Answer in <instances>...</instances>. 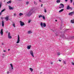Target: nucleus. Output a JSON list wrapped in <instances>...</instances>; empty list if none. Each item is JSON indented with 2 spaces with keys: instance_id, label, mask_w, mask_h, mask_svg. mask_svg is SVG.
Returning a JSON list of instances; mask_svg holds the SVG:
<instances>
[{
  "instance_id": "nucleus-1",
  "label": "nucleus",
  "mask_w": 74,
  "mask_h": 74,
  "mask_svg": "<svg viewBox=\"0 0 74 74\" xmlns=\"http://www.w3.org/2000/svg\"><path fill=\"white\" fill-rule=\"evenodd\" d=\"M33 13V10H30L29 12H27L26 13V15L27 16H31V15H32V13Z\"/></svg>"
},
{
  "instance_id": "nucleus-2",
  "label": "nucleus",
  "mask_w": 74,
  "mask_h": 74,
  "mask_svg": "<svg viewBox=\"0 0 74 74\" xmlns=\"http://www.w3.org/2000/svg\"><path fill=\"white\" fill-rule=\"evenodd\" d=\"M40 25L41 27L42 28L45 27H46V24L45 23H41Z\"/></svg>"
},
{
  "instance_id": "nucleus-3",
  "label": "nucleus",
  "mask_w": 74,
  "mask_h": 74,
  "mask_svg": "<svg viewBox=\"0 0 74 74\" xmlns=\"http://www.w3.org/2000/svg\"><path fill=\"white\" fill-rule=\"evenodd\" d=\"M29 52L30 53V55L33 57V58H34V53H33V51L32 50H31L29 51Z\"/></svg>"
},
{
  "instance_id": "nucleus-4",
  "label": "nucleus",
  "mask_w": 74,
  "mask_h": 74,
  "mask_svg": "<svg viewBox=\"0 0 74 74\" xmlns=\"http://www.w3.org/2000/svg\"><path fill=\"white\" fill-rule=\"evenodd\" d=\"M20 25L21 26H24V25H25V23H24V22L21 21H20Z\"/></svg>"
},
{
  "instance_id": "nucleus-5",
  "label": "nucleus",
  "mask_w": 74,
  "mask_h": 74,
  "mask_svg": "<svg viewBox=\"0 0 74 74\" xmlns=\"http://www.w3.org/2000/svg\"><path fill=\"white\" fill-rule=\"evenodd\" d=\"M63 7H64V5H63V4L61 3L60 5L59 8H63Z\"/></svg>"
},
{
  "instance_id": "nucleus-6",
  "label": "nucleus",
  "mask_w": 74,
  "mask_h": 74,
  "mask_svg": "<svg viewBox=\"0 0 74 74\" xmlns=\"http://www.w3.org/2000/svg\"><path fill=\"white\" fill-rule=\"evenodd\" d=\"M8 38L9 39H11L12 38V37L10 36V33L9 32L8 35Z\"/></svg>"
},
{
  "instance_id": "nucleus-7",
  "label": "nucleus",
  "mask_w": 74,
  "mask_h": 74,
  "mask_svg": "<svg viewBox=\"0 0 74 74\" xmlns=\"http://www.w3.org/2000/svg\"><path fill=\"white\" fill-rule=\"evenodd\" d=\"M3 29H1V31L0 32V33L1 36H2L3 35Z\"/></svg>"
},
{
  "instance_id": "nucleus-8",
  "label": "nucleus",
  "mask_w": 74,
  "mask_h": 74,
  "mask_svg": "<svg viewBox=\"0 0 74 74\" xmlns=\"http://www.w3.org/2000/svg\"><path fill=\"white\" fill-rule=\"evenodd\" d=\"M19 41H20V38L19 37V35H18V38L17 39V41L16 42L17 44L19 43Z\"/></svg>"
},
{
  "instance_id": "nucleus-9",
  "label": "nucleus",
  "mask_w": 74,
  "mask_h": 74,
  "mask_svg": "<svg viewBox=\"0 0 74 74\" xmlns=\"http://www.w3.org/2000/svg\"><path fill=\"white\" fill-rule=\"evenodd\" d=\"M9 19V18H8V16H7L5 18V20H6V21H8Z\"/></svg>"
},
{
  "instance_id": "nucleus-10",
  "label": "nucleus",
  "mask_w": 74,
  "mask_h": 74,
  "mask_svg": "<svg viewBox=\"0 0 74 74\" xmlns=\"http://www.w3.org/2000/svg\"><path fill=\"white\" fill-rule=\"evenodd\" d=\"M66 9L67 10H70V9H71V7H70V6H69V5H68L67 6Z\"/></svg>"
},
{
  "instance_id": "nucleus-11",
  "label": "nucleus",
  "mask_w": 74,
  "mask_h": 74,
  "mask_svg": "<svg viewBox=\"0 0 74 74\" xmlns=\"http://www.w3.org/2000/svg\"><path fill=\"white\" fill-rule=\"evenodd\" d=\"M31 47H32V46L31 45H29L27 46V48L28 49H30Z\"/></svg>"
},
{
  "instance_id": "nucleus-12",
  "label": "nucleus",
  "mask_w": 74,
  "mask_h": 74,
  "mask_svg": "<svg viewBox=\"0 0 74 74\" xmlns=\"http://www.w3.org/2000/svg\"><path fill=\"white\" fill-rule=\"evenodd\" d=\"M10 66L11 68V70H13V65H12V64H10Z\"/></svg>"
},
{
  "instance_id": "nucleus-13",
  "label": "nucleus",
  "mask_w": 74,
  "mask_h": 74,
  "mask_svg": "<svg viewBox=\"0 0 74 74\" xmlns=\"http://www.w3.org/2000/svg\"><path fill=\"white\" fill-rule=\"evenodd\" d=\"M33 33V32L30 30L29 31L27 32L28 34H31V33Z\"/></svg>"
},
{
  "instance_id": "nucleus-14",
  "label": "nucleus",
  "mask_w": 74,
  "mask_h": 74,
  "mask_svg": "<svg viewBox=\"0 0 74 74\" xmlns=\"http://www.w3.org/2000/svg\"><path fill=\"white\" fill-rule=\"evenodd\" d=\"M4 22L3 21L2 22V26L3 27H4Z\"/></svg>"
},
{
  "instance_id": "nucleus-15",
  "label": "nucleus",
  "mask_w": 74,
  "mask_h": 74,
  "mask_svg": "<svg viewBox=\"0 0 74 74\" xmlns=\"http://www.w3.org/2000/svg\"><path fill=\"white\" fill-rule=\"evenodd\" d=\"M74 12L69 13V15H71L73 14H74Z\"/></svg>"
},
{
  "instance_id": "nucleus-16",
  "label": "nucleus",
  "mask_w": 74,
  "mask_h": 74,
  "mask_svg": "<svg viewBox=\"0 0 74 74\" xmlns=\"http://www.w3.org/2000/svg\"><path fill=\"white\" fill-rule=\"evenodd\" d=\"M8 7L9 8L10 10H13V8L11 7L10 6H9Z\"/></svg>"
},
{
  "instance_id": "nucleus-17",
  "label": "nucleus",
  "mask_w": 74,
  "mask_h": 74,
  "mask_svg": "<svg viewBox=\"0 0 74 74\" xmlns=\"http://www.w3.org/2000/svg\"><path fill=\"white\" fill-rule=\"evenodd\" d=\"M64 11V9H61L59 11V13L62 12V11Z\"/></svg>"
},
{
  "instance_id": "nucleus-18",
  "label": "nucleus",
  "mask_w": 74,
  "mask_h": 74,
  "mask_svg": "<svg viewBox=\"0 0 74 74\" xmlns=\"http://www.w3.org/2000/svg\"><path fill=\"white\" fill-rule=\"evenodd\" d=\"M71 23H74V20H72L71 21Z\"/></svg>"
},
{
  "instance_id": "nucleus-19",
  "label": "nucleus",
  "mask_w": 74,
  "mask_h": 74,
  "mask_svg": "<svg viewBox=\"0 0 74 74\" xmlns=\"http://www.w3.org/2000/svg\"><path fill=\"white\" fill-rule=\"evenodd\" d=\"M29 70H30L31 72H32L33 71V69L32 68H29Z\"/></svg>"
},
{
  "instance_id": "nucleus-20",
  "label": "nucleus",
  "mask_w": 74,
  "mask_h": 74,
  "mask_svg": "<svg viewBox=\"0 0 74 74\" xmlns=\"http://www.w3.org/2000/svg\"><path fill=\"white\" fill-rule=\"evenodd\" d=\"M60 2V0H57V1L56 2L57 3H59Z\"/></svg>"
},
{
  "instance_id": "nucleus-21",
  "label": "nucleus",
  "mask_w": 74,
  "mask_h": 74,
  "mask_svg": "<svg viewBox=\"0 0 74 74\" xmlns=\"http://www.w3.org/2000/svg\"><path fill=\"white\" fill-rule=\"evenodd\" d=\"M23 15V14L22 13H20L19 14V16H22V15Z\"/></svg>"
},
{
  "instance_id": "nucleus-22",
  "label": "nucleus",
  "mask_w": 74,
  "mask_h": 74,
  "mask_svg": "<svg viewBox=\"0 0 74 74\" xmlns=\"http://www.w3.org/2000/svg\"><path fill=\"white\" fill-rule=\"evenodd\" d=\"M13 26L14 27H15V23H13Z\"/></svg>"
},
{
  "instance_id": "nucleus-23",
  "label": "nucleus",
  "mask_w": 74,
  "mask_h": 74,
  "mask_svg": "<svg viewBox=\"0 0 74 74\" xmlns=\"http://www.w3.org/2000/svg\"><path fill=\"white\" fill-rule=\"evenodd\" d=\"M4 11H5V9H4L3 10L1 11V12H0V13H2V12H4Z\"/></svg>"
},
{
  "instance_id": "nucleus-24",
  "label": "nucleus",
  "mask_w": 74,
  "mask_h": 74,
  "mask_svg": "<svg viewBox=\"0 0 74 74\" xmlns=\"http://www.w3.org/2000/svg\"><path fill=\"white\" fill-rule=\"evenodd\" d=\"M7 4H10V3H11V1H9L7 2Z\"/></svg>"
},
{
  "instance_id": "nucleus-25",
  "label": "nucleus",
  "mask_w": 74,
  "mask_h": 74,
  "mask_svg": "<svg viewBox=\"0 0 74 74\" xmlns=\"http://www.w3.org/2000/svg\"><path fill=\"white\" fill-rule=\"evenodd\" d=\"M42 16H42V15H40L39 16V18H42Z\"/></svg>"
},
{
  "instance_id": "nucleus-26",
  "label": "nucleus",
  "mask_w": 74,
  "mask_h": 74,
  "mask_svg": "<svg viewBox=\"0 0 74 74\" xmlns=\"http://www.w3.org/2000/svg\"><path fill=\"white\" fill-rule=\"evenodd\" d=\"M34 4H35V5H37V3L35 1H34Z\"/></svg>"
},
{
  "instance_id": "nucleus-27",
  "label": "nucleus",
  "mask_w": 74,
  "mask_h": 74,
  "mask_svg": "<svg viewBox=\"0 0 74 74\" xmlns=\"http://www.w3.org/2000/svg\"><path fill=\"white\" fill-rule=\"evenodd\" d=\"M16 13H14L13 14V16H14V17L16 16Z\"/></svg>"
},
{
  "instance_id": "nucleus-28",
  "label": "nucleus",
  "mask_w": 74,
  "mask_h": 74,
  "mask_svg": "<svg viewBox=\"0 0 74 74\" xmlns=\"http://www.w3.org/2000/svg\"><path fill=\"white\" fill-rule=\"evenodd\" d=\"M30 22H31V20H29L28 21V23H30Z\"/></svg>"
},
{
  "instance_id": "nucleus-29",
  "label": "nucleus",
  "mask_w": 74,
  "mask_h": 74,
  "mask_svg": "<svg viewBox=\"0 0 74 74\" xmlns=\"http://www.w3.org/2000/svg\"><path fill=\"white\" fill-rule=\"evenodd\" d=\"M2 4L1 3H0V8H1V7Z\"/></svg>"
},
{
  "instance_id": "nucleus-30",
  "label": "nucleus",
  "mask_w": 74,
  "mask_h": 74,
  "mask_svg": "<svg viewBox=\"0 0 74 74\" xmlns=\"http://www.w3.org/2000/svg\"><path fill=\"white\" fill-rule=\"evenodd\" d=\"M44 12H47V10L45 9H44Z\"/></svg>"
},
{
  "instance_id": "nucleus-31",
  "label": "nucleus",
  "mask_w": 74,
  "mask_h": 74,
  "mask_svg": "<svg viewBox=\"0 0 74 74\" xmlns=\"http://www.w3.org/2000/svg\"><path fill=\"white\" fill-rule=\"evenodd\" d=\"M58 55H60V53H57Z\"/></svg>"
},
{
  "instance_id": "nucleus-32",
  "label": "nucleus",
  "mask_w": 74,
  "mask_h": 74,
  "mask_svg": "<svg viewBox=\"0 0 74 74\" xmlns=\"http://www.w3.org/2000/svg\"><path fill=\"white\" fill-rule=\"evenodd\" d=\"M42 17L43 19H45V17H44V16H43Z\"/></svg>"
},
{
  "instance_id": "nucleus-33",
  "label": "nucleus",
  "mask_w": 74,
  "mask_h": 74,
  "mask_svg": "<svg viewBox=\"0 0 74 74\" xmlns=\"http://www.w3.org/2000/svg\"><path fill=\"white\" fill-rule=\"evenodd\" d=\"M29 2H26V4H29Z\"/></svg>"
},
{
  "instance_id": "nucleus-34",
  "label": "nucleus",
  "mask_w": 74,
  "mask_h": 74,
  "mask_svg": "<svg viewBox=\"0 0 74 74\" xmlns=\"http://www.w3.org/2000/svg\"><path fill=\"white\" fill-rule=\"evenodd\" d=\"M63 64H66V62L65 61H64L63 62Z\"/></svg>"
},
{
  "instance_id": "nucleus-35",
  "label": "nucleus",
  "mask_w": 74,
  "mask_h": 74,
  "mask_svg": "<svg viewBox=\"0 0 74 74\" xmlns=\"http://www.w3.org/2000/svg\"><path fill=\"white\" fill-rule=\"evenodd\" d=\"M72 65H73V66H74V63L72 62Z\"/></svg>"
},
{
  "instance_id": "nucleus-36",
  "label": "nucleus",
  "mask_w": 74,
  "mask_h": 74,
  "mask_svg": "<svg viewBox=\"0 0 74 74\" xmlns=\"http://www.w3.org/2000/svg\"><path fill=\"white\" fill-rule=\"evenodd\" d=\"M10 73V72L9 71H8L7 72V74H9Z\"/></svg>"
},
{
  "instance_id": "nucleus-37",
  "label": "nucleus",
  "mask_w": 74,
  "mask_h": 74,
  "mask_svg": "<svg viewBox=\"0 0 74 74\" xmlns=\"http://www.w3.org/2000/svg\"><path fill=\"white\" fill-rule=\"evenodd\" d=\"M73 2V0H71V3Z\"/></svg>"
},
{
  "instance_id": "nucleus-38",
  "label": "nucleus",
  "mask_w": 74,
  "mask_h": 74,
  "mask_svg": "<svg viewBox=\"0 0 74 74\" xmlns=\"http://www.w3.org/2000/svg\"><path fill=\"white\" fill-rule=\"evenodd\" d=\"M3 51L4 52H6V51H5V50H4V51Z\"/></svg>"
},
{
  "instance_id": "nucleus-39",
  "label": "nucleus",
  "mask_w": 74,
  "mask_h": 74,
  "mask_svg": "<svg viewBox=\"0 0 74 74\" xmlns=\"http://www.w3.org/2000/svg\"><path fill=\"white\" fill-rule=\"evenodd\" d=\"M59 62H61V60H59Z\"/></svg>"
},
{
  "instance_id": "nucleus-40",
  "label": "nucleus",
  "mask_w": 74,
  "mask_h": 74,
  "mask_svg": "<svg viewBox=\"0 0 74 74\" xmlns=\"http://www.w3.org/2000/svg\"><path fill=\"white\" fill-rule=\"evenodd\" d=\"M2 45H4V43H2Z\"/></svg>"
},
{
  "instance_id": "nucleus-41",
  "label": "nucleus",
  "mask_w": 74,
  "mask_h": 74,
  "mask_svg": "<svg viewBox=\"0 0 74 74\" xmlns=\"http://www.w3.org/2000/svg\"><path fill=\"white\" fill-rule=\"evenodd\" d=\"M1 15V13H0V15Z\"/></svg>"
},
{
  "instance_id": "nucleus-42",
  "label": "nucleus",
  "mask_w": 74,
  "mask_h": 74,
  "mask_svg": "<svg viewBox=\"0 0 74 74\" xmlns=\"http://www.w3.org/2000/svg\"><path fill=\"white\" fill-rule=\"evenodd\" d=\"M41 7H42V4H41Z\"/></svg>"
},
{
  "instance_id": "nucleus-43",
  "label": "nucleus",
  "mask_w": 74,
  "mask_h": 74,
  "mask_svg": "<svg viewBox=\"0 0 74 74\" xmlns=\"http://www.w3.org/2000/svg\"><path fill=\"white\" fill-rule=\"evenodd\" d=\"M8 51H10V49H8Z\"/></svg>"
},
{
  "instance_id": "nucleus-44",
  "label": "nucleus",
  "mask_w": 74,
  "mask_h": 74,
  "mask_svg": "<svg viewBox=\"0 0 74 74\" xmlns=\"http://www.w3.org/2000/svg\"><path fill=\"white\" fill-rule=\"evenodd\" d=\"M42 72H41L40 73V74H42Z\"/></svg>"
},
{
  "instance_id": "nucleus-45",
  "label": "nucleus",
  "mask_w": 74,
  "mask_h": 74,
  "mask_svg": "<svg viewBox=\"0 0 74 74\" xmlns=\"http://www.w3.org/2000/svg\"><path fill=\"white\" fill-rule=\"evenodd\" d=\"M65 1H67V0H65Z\"/></svg>"
},
{
  "instance_id": "nucleus-46",
  "label": "nucleus",
  "mask_w": 74,
  "mask_h": 74,
  "mask_svg": "<svg viewBox=\"0 0 74 74\" xmlns=\"http://www.w3.org/2000/svg\"><path fill=\"white\" fill-rule=\"evenodd\" d=\"M39 1H40V2H41V0H39Z\"/></svg>"
},
{
  "instance_id": "nucleus-47",
  "label": "nucleus",
  "mask_w": 74,
  "mask_h": 74,
  "mask_svg": "<svg viewBox=\"0 0 74 74\" xmlns=\"http://www.w3.org/2000/svg\"><path fill=\"white\" fill-rule=\"evenodd\" d=\"M55 21H56V22H57V20H55Z\"/></svg>"
},
{
  "instance_id": "nucleus-48",
  "label": "nucleus",
  "mask_w": 74,
  "mask_h": 74,
  "mask_svg": "<svg viewBox=\"0 0 74 74\" xmlns=\"http://www.w3.org/2000/svg\"><path fill=\"white\" fill-rule=\"evenodd\" d=\"M9 70L10 71H11V69H9Z\"/></svg>"
},
{
  "instance_id": "nucleus-49",
  "label": "nucleus",
  "mask_w": 74,
  "mask_h": 74,
  "mask_svg": "<svg viewBox=\"0 0 74 74\" xmlns=\"http://www.w3.org/2000/svg\"><path fill=\"white\" fill-rule=\"evenodd\" d=\"M51 64H52V63L51 62Z\"/></svg>"
},
{
  "instance_id": "nucleus-50",
  "label": "nucleus",
  "mask_w": 74,
  "mask_h": 74,
  "mask_svg": "<svg viewBox=\"0 0 74 74\" xmlns=\"http://www.w3.org/2000/svg\"><path fill=\"white\" fill-rule=\"evenodd\" d=\"M62 37L63 38H64V36H62Z\"/></svg>"
},
{
  "instance_id": "nucleus-51",
  "label": "nucleus",
  "mask_w": 74,
  "mask_h": 74,
  "mask_svg": "<svg viewBox=\"0 0 74 74\" xmlns=\"http://www.w3.org/2000/svg\"><path fill=\"white\" fill-rule=\"evenodd\" d=\"M3 56H4V54H3Z\"/></svg>"
},
{
  "instance_id": "nucleus-52",
  "label": "nucleus",
  "mask_w": 74,
  "mask_h": 74,
  "mask_svg": "<svg viewBox=\"0 0 74 74\" xmlns=\"http://www.w3.org/2000/svg\"><path fill=\"white\" fill-rule=\"evenodd\" d=\"M2 57H3H3H4V56H2Z\"/></svg>"
}]
</instances>
